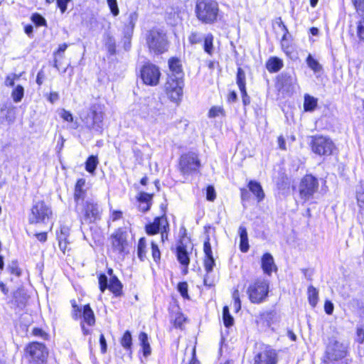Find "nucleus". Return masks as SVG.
<instances>
[{
  "mask_svg": "<svg viewBox=\"0 0 364 364\" xmlns=\"http://www.w3.org/2000/svg\"><path fill=\"white\" fill-rule=\"evenodd\" d=\"M171 74H168L166 83V91L171 101L179 102L183 96V73L178 58H171L168 60Z\"/></svg>",
  "mask_w": 364,
  "mask_h": 364,
  "instance_id": "f257e3e1",
  "label": "nucleus"
},
{
  "mask_svg": "<svg viewBox=\"0 0 364 364\" xmlns=\"http://www.w3.org/2000/svg\"><path fill=\"white\" fill-rule=\"evenodd\" d=\"M80 118L85 127L92 134L102 133L104 112L100 104L92 105L86 112L82 113Z\"/></svg>",
  "mask_w": 364,
  "mask_h": 364,
  "instance_id": "f03ea898",
  "label": "nucleus"
},
{
  "mask_svg": "<svg viewBox=\"0 0 364 364\" xmlns=\"http://www.w3.org/2000/svg\"><path fill=\"white\" fill-rule=\"evenodd\" d=\"M146 44L149 52L155 55L162 54L168 50V41L166 32L159 28H152L145 34Z\"/></svg>",
  "mask_w": 364,
  "mask_h": 364,
  "instance_id": "7ed1b4c3",
  "label": "nucleus"
},
{
  "mask_svg": "<svg viewBox=\"0 0 364 364\" xmlns=\"http://www.w3.org/2000/svg\"><path fill=\"white\" fill-rule=\"evenodd\" d=\"M75 210L82 223H92L101 219L102 209L94 200H87L81 205L75 206Z\"/></svg>",
  "mask_w": 364,
  "mask_h": 364,
  "instance_id": "20e7f679",
  "label": "nucleus"
},
{
  "mask_svg": "<svg viewBox=\"0 0 364 364\" xmlns=\"http://www.w3.org/2000/svg\"><path fill=\"white\" fill-rule=\"evenodd\" d=\"M318 188L319 183L317 178L311 174L305 175L301 179L298 187L300 199L304 203L314 200Z\"/></svg>",
  "mask_w": 364,
  "mask_h": 364,
  "instance_id": "39448f33",
  "label": "nucleus"
},
{
  "mask_svg": "<svg viewBox=\"0 0 364 364\" xmlns=\"http://www.w3.org/2000/svg\"><path fill=\"white\" fill-rule=\"evenodd\" d=\"M51 208L43 200L33 203L28 215V220L30 224H46L52 216Z\"/></svg>",
  "mask_w": 364,
  "mask_h": 364,
  "instance_id": "423d86ee",
  "label": "nucleus"
},
{
  "mask_svg": "<svg viewBox=\"0 0 364 364\" xmlns=\"http://www.w3.org/2000/svg\"><path fill=\"white\" fill-rule=\"evenodd\" d=\"M278 350L269 344L262 343L260 350L254 353L252 364H278Z\"/></svg>",
  "mask_w": 364,
  "mask_h": 364,
  "instance_id": "0eeeda50",
  "label": "nucleus"
},
{
  "mask_svg": "<svg viewBox=\"0 0 364 364\" xmlns=\"http://www.w3.org/2000/svg\"><path fill=\"white\" fill-rule=\"evenodd\" d=\"M200 162L198 155L194 152L182 154L179 160V170L184 176L198 173Z\"/></svg>",
  "mask_w": 364,
  "mask_h": 364,
  "instance_id": "6e6552de",
  "label": "nucleus"
},
{
  "mask_svg": "<svg viewBox=\"0 0 364 364\" xmlns=\"http://www.w3.org/2000/svg\"><path fill=\"white\" fill-rule=\"evenodd\" d=\"M26 356L31 364H46L48 351L41 343L33 342L26 348Z\"/></svg>",
  "mask_w": 364,
  "mask_h": 364,
  "instance_id": "1a4fd4ad",
  "label": "nucleus"
},
{
  "mask_svg": "<svg viewBox=\"0 0 364 364\" xmlns=\"http://www.w3.org/2000/svg\"><path fill=\"white\" fill-rule=\"evenodd\" d=\"M99 288L102 293L109 289L115 296H120L123 291V285L117 277H112L108 279L107 276L101 273L98 275Z\"/></svg>",
  "mask_w": 364,
  "mask_h": 364,
  "instance_id": "9d476101",
  "label": "nucleus"
},
{
  "mask_svg": "<svg viewBox=\"0 0 364 364\" xmlns=\"http://www.w3.org/2000/svg\"><path fill=\"white\" fill-rule=\"evenodd\" d=\"M269 292V284L265 280L258 279L250 284L247 289V294L250 301L253 303H260L267 296Z\"/></svg>",
  "mask_w": 364,
  "mask_h": 364,
  "instance_id": "9b49d317",
  "label": "nucleus"
},
{
  "mask_svg": "<svg viewBox=\"0 0 364 364\" xmlns=\"http://www.w3.org/2000/svg\"><path fill=\"white\" fill-rule=\"evenodd\" d=\"M128 232L126 228H119L110 236L112 249L114 252L124 255L128 245Z\"/></svg>",
  "mask_w": 364,
  "mask_h": 364,
  "instance_id": "f8f14e48",
  "label": "nucleus"
},
{
  "mask_svg": "<svg viewBox=\"0 0 364 364\" xmlns=\"http://www.w3.org/2000/svg\"><path fill=\"white\" fill-rule=\"evenodd\" d=\"M311 149L319 156H329L332 154L334 144L328 137L315 136L311 140Z\"/></svg>",
  "mask_w": 364,
  "mask_h": 364,
  "instance_id": "ddd939ff",
  "label": "nucleus"
},
{
  "mask_svg": "<svg viewBox=\"0 0 364 364\" xmlns=\"http://www.w3.org/2000/svg\"><path fill=\"white\" fill-rule=\"evenodd\" d=\"M140 76L144 84L154 86L159 83L161 73L156 65L147 63L141 67Z\"/></svg>",
  "mask_w": 364,
  "mask_h": 364,
  "instance_id": "4468645a",
  "label": "nucleus"
},
{
  "mask_svg": "<svg viewBox=\"0 0 364 364\" xmlns=\"http://www.w3.org/2000/svg\"><path fill=\"white\" fill-rule=\"evenodd\" d=\"M323 355L341 360L348 355V347L335 338H330Z\"/></svg>",
  "mask_w": 364,
  "mask_h": 364,
  "instance_id": "2eb2a0df",
  "label": "nucleus"
},
{
  "mask_svg": "<svg viewBox=\"0 0 364 364\" xmlns=\"http://www.w3.org/2000/svg\"><path fill=\"white\" fill-rule=\"evenodd\" d=\"M138 13L136 11H132L127 13L124 16V28L123 34L124 38H129L132 37L134 28L138 20Z\"/></svg>",
  "mask_w": 364,
  "mask_h": 364,
  "instance_id": "dca6fc26",
  "label": "nucleus"
},
{
  "mask_svg": "<svg viewBox=\"0 0 364 364\" xmlns=\"http://www.w3.org/2000/svg\"><path fill=\"white\" fill-rule=\"evenodd\" d=\"M166 228H168V223L165 216L156 217L152 223L145 227L146 232L149 235H156Z\"/></svg>",
  "mask_w": 364,
  "mask_h": 364,
  "instance_id": "f3484780",
  "label": "nucleus"
},
{
  "mask_svg": "<svg viewBox=\"0 0 364 364\" xmlns=\"http://www.w3.org/2000/svg\"><path fill=\"white\" fill-rule=\"evenodd\" d=\"M73 307V314L75 318H95L94 312L90 304H85L82 307L77 306L76 301H70Z\"/></svg>",
  "mask_w": 364,
  "mask_h": 364,
  "instance_id": "a211bd4d",
  "label": "nucleus"
},
{
  "mask_svg": "<svg viewBox=\"0 0 364 364\" xmlns=\"http://www.w3.org/2000/svg\"><path fill=\"white\" fill-rule=\"evenodd\" d=\"M219 17L218 3L213 0H206V23H213Z\"/></svg>",
  "mask_w": 364,
  "mask_h": 364,
  "instance_id": "6ab92c4d",
  "label": "nucleus"
},
{
  "mask_svg": "<svg viewBox=\"0 0 364 364\" xmlns=\"http://www.w3.org/2000/svg\"><path fill=\"white\" fill-rule=\"evenodd\" d=\"M85 185V179L80 178L77 181L75 186V192H74V200L75 203V206L81 205L82 203H85L84 201L86 191L83 189V187Z\"/></svg>",
  "mask_w": 364,
  "mask_h": 364,
  "instance_id": "aec40b11",
  "label": "nucleus"
},
{
  "mask_svg": "<svg viewBox=\"0 0 364 364\" xmlns=\"http://www.w3.org/2000/svg\"><path fill=\"white\" fill-rule=\"evenodd\" d=\"M277 85L279 89L289 90L294 83L295 77L288 73H282L277 76Z\"/></svg>",
  "mask_w": 364,
  "mask_h": 364,
  "instance_id": "412c9836",
  "label": "nucleus"
},
{
  "mask_svg": "<svg viewBox=\"0 0 364 364\" xmlns=\"http://www.w3.org/2000/svg\"><path fill=\"white\" fill-rule=\"evenodd\" d=\"M215 265V260L213 257L211 246L208 242V239L206 238V277L208 274L213 270V267ZM215 280L208 283V278L206 277V287L213 286Z\"/></svg>",
  "mask_w": 364,
  "mask_h": 364,
  "instance_id": "4be33fe9",
  "label": "nucleus"
},
{
  "mask_svg": "<svg viewBox=\"0 0 364 364\" xmlns=\"http://www.w3.org/2000/svg\"><path fill=\"white\" fill-rule=\"evenodd\" d=\"M176 257L178 261L183 265H188L190 258L186 245L183 244V240H181L176 247Z\"/></svg>",
  "mask_w": 364,
  "mask_h": 364,
  "instance_id": "5701e85b",
  "label": "nucleus"
},
{
  "mask_svg": "<svg viewBox=\"0 0 364 364\" xmlns=\"http://www.w3.org/2000/svg\"><path fill=\"white\" fill-rule=\"evenodd\" d=\"M262 268L263 272L268 275H271L273 270L277 269L274 258L270 253L263 255L262 257Z\"/></svg>",
  "mask_w": 364,
  "mask_h": 364,
  "instance_id": "b1692460",
  "label": "nucleus"
},
{
  "mask_svg": "<svg viewBox=\"0 0 364 364\" xmlns=\"http://www.w3.org/2000/svg\"><path fill=\"white\" fill-rule=\"evenodd\" d=\"M247 187L257 198L258 202L262 201L264 198V193L260 183L256 181L251 180L249 181Z\"/></svg>",
  "mask_w": 364,
  "mask_h": 364,
  "instance_id": "393cba45",
  "label": "nucleus"
},
{
  "mask_svg": "<svg viewBox=\"0 0 364 364\" xmlns=\"http://www.w3.org/2000/svg\"><path fill=\"white\" fill-rule=\"evenodd\" d=\"M139 341L142 349L143 355L145 358H147L151 353V348L149 341L148 335L144 332H141L139 335Z\"/></svg>",
  "mask_w": 364,
  "mask_h": 364,
  "instance_id": "a878e982",
  "label": "nucleus"
},
{
  "mask_svg": "<svg viewBox=\"0 0 364 364\" xmlns=\"http://www.w3.org/2000/svg\"><path fill=\"white\" fill-rule=\"evenodd\" d=\"M238 232L240 240V250L242 252H247L250 248L247 229L245 227L240 225Z\"/></svg>",
  "mask_w": 364,
  "mask_h": 364,
  "instance_id": "bb28decb",
  "label": "nucleus"
},
{
  "mask_svg": "<svg viewBox=\"0 0 364 364\" xmlns=\"http://www.w3.org/2000/svg\"><path fill=\"white\" fill-rule=\"evenodd\" d=\"M283 65V61L277 57H271L266 63V68L269 73L278 72Z\"/></svg>",
  "mask_w": 364,
  "mask_h": 364,
  "instance_id": "cd10ccee",
  "label": "nucleus"
},
{
  "mask_svg": "<svg viewBox=\"0 0 364 364\" xmlns=\"http://www.w3.org/2000/svg\"><path fill=\"white\" fill-rule=\"evenodd\" d=\"M318 105V99L311 96L309 94H305L304 109L306 112H313Z\"/></svg>",
  "mask_w": 364,
  "mask_h": 364,
  "instance_id": "c85d7f7f",
  "label": "nucleus"
},
{
  "mask_svg": "<svg viewBox=\"0 0 364 364\" xmlns=\"http://www.w3.org/2000/svg\"><path fill=\"white\" fill-rule=\"evenodd\" d=\"M105 45L109 55H113L116 53V41L114 38L109 33L105 36Z\"/></svg>",
  "mask_w": 364,
  "mask_h": 364,
  "instance_id": "c756f323",
  "label": "nucleus"
},
{
  "mask_svg": "<svg viewBox=\"0 0 364 364\" xmlns=\"http://www.w3.org/2000/svg\"><path fill=\"white\" fill-rule=\"evenodd\" d=\"M99 164L97 156H90L85 161V170L90 173H94Z\"/></svg>",
  "mask_w": 364,
  "mask_h": 364,
  "instance_id": "7c9ffc66",
  "label": "nucleus"
},
{
  "mask_svg": "<svg viewBox=\"0 0 364 364\" xmlns=\"http://www.w3.org/2000/svg\"><path fill=\"white\" fill-rule=\"evenodd\" d=\"M120 343L125 350L132 353V337L129 331L127 330L124 332Z\"/></svg>",
  "mask_w": 364,
  "mask_h": 364,
  "instance_id": "2f4dec72",
  "label": "nucleus"
},
{
  "mask_svg": "<svg viewBox=\"0 0 364 364\" xmlns=\"http://www.w3.org/2000/svg\"><path fill=\"white\" fill-rule=\"evenodd\" d=\"M308 299L310 305L312 306H315L318 300V290L312 285L308 287Z\"/></svg>",
  "mask_w": 364,
  "mask_h": 364,
  "instance_id": "473e14b6",
  "label": "nucleus"
},
{
  "mask_svg": "<svg viewBox=\"0 0 364 364\" xmlns=\"http://www.w3.org/2000/svg\"><path fill=\"white\" fill-rule=\"evenodd\" d=\"M236 83H237L240 90L246 89L245 73L242 70V68H241L240 67H239L237 68V75H236Z\"/></svg>",
  "mask_w": 364,
  "mask_h": 364,
  "instance_id": "72a5a7b5",
  "label": "nucleus"
},
{
  "mask_svg": "<svg viewBox=\"0 0 364 364\" xmlns=\"http://www.w3.org/2000/svg\"><path fill=\"white\" fill-rule=\"evenodd\" d=\"M24 96V88L22 85H16L11 92V97L14 102H20Z\"/></svg>",
  "mask_w": 364,
  "mask_h": 364,
  "instance_id": "f704fd0d",
  "label": "nucleus"
},
{
  "mask_svg": "<svg viewBox=\"0 0 364 364\" xmlns=\"http://www.w3.org/2000/svg\"><path fill=\"white\" fill-rule=\"evenodd\" d=\"M308 66L315 73H319L322 70V66L311 54L308 55L306 60Z\"/></svg>",
  "mask_w": 364,
  "mask_h": 364,
  "instance_id": "c9c22d12",
  "label": "nucleus"
},
{
  "mask_svg": "<svg viewBox=\"0 0 364 364\" xmlns=\"http://www.w3.org/2000/svg\"><path fill=\"white\" fill-rule=\"evenodd\" d=\"M196 14L198 20L205 23V1L198 0L196 6Z\"/></svg>",
  "mask_w": 364,
  "mask_h": 364,
  "instance_id": "e433bc0d",
  "label": "nucleus"
},
{
  "mask_svg": "<svg viewBox=\"0 0 364 364\" xmlns=\"http://www.w3.org/2000/svg\"><path fill=\"white\" fill-rule=\"evenodd\" d=\"M146 246L145 238H140L137 245V255L141 261H144L146 257Z\"/></svg>",
  "mask_w": 364,
  "mask_h": 364,
  "instance_id": "4c0bfd02",
  "label": "nucleus"
},
{
  "mask_svg": "<svg viewBox=\"0 0 364 364\" xmlns=\"http://www.w3.org/2000/svg\"><path fill=\"white\" fill-rule=\"evenodd\" d=\"M32 23L36 26H47V21L46 18L38 13H34L31 16Z\"/></svg>",
  "mask_w": 364,
  "mask_h": 364,
  "instance_id": "58836bf2",
  "label": "nucleus"
},
{
  "mask_svg": "<svg viewBox=\"0 0 364 364\" xmlns=\"http://www.w3.org/2000/svg\"><path fill=\"white\" fill-rule=\"evenodd\" d=\"M189 41L191 44L201 43L205 49V36L203 33H192L189 36Z\"/></svg>",
  "mask_w": 364,
  "mask_h": 364,
  "instance_id": "ea45409f",
  "label": "nucleus"
},
{
  "mask_svg": "<svg viewBox=\"0 0 364 364\" xmlns=\"http://www.w3.org/2000/svg\"><path fill=\"white\" fill-rule=\"evenodd\" d=\"M233 303L232 308L235 312H238L241 309V302L240 299V294L237 289L235 290L232 293Z\"/></svg>",
  "mask_w": 364,
  "mask_h": 364,
  "instance_id": "a19ab883",
  "label": "nucleus"
},
{
  "mask_svg": "<svg viewBox=\"0 0 364 364\" xmlns=\"http://www.w3.org/2000/svg\"><path fill=\"white\" fill-rule=\"evenodd\" d=\"M177 290L184 299H188V284L186 282H181L177 285Z\"/></svg>",
  "mask_w": 364,
  "mask_h": 364,
  "instance_id": "79ce46f5",
  "label": "nucleus"
},
{
  "mask_svg": "<svg viewBox=\"0 0 364 364\" xmlns=\"http://www.w3.org/2000/svg\"><path fill=\"white\" fill-rule=\"evenodd\" d=\"M107 5L109 8L111 14L114 16H117L119 14V10L118 8L117 1V0H107Z\"/></svg>",
  "mask_w": 364,
  "mask_h": 364,
  "instance_id": "37998d69",
  "label": "nucleus"
},
{
  "mask_svg": "<svg viewBox=\"0 0 364 364\" xmlns=\"http://www.w3.org/2000/svg\"><path fill=\"white\" fill-rule=\"evenodd\" d=\"M8 269L11 274H14L17 277H19L21 274V270L18 267V264L17 261H12L11 264L9 265Z\"/></svg>",
  "mask_w": 364,
  "mask_h": 364,
  "instance_id": "c03bdc74",
  "label": "nucleus"
},
{
  "mask_svg": "<svg viewBox=\"0 0 364 364\" xmlns=\"http://www.w3.org/2000/svg\"><path fill=\"white\" fill-rule=\"evenodd\" d=\"M153 195L146 192H141L138 197L139 203H151Z\"/></svg>",
  "mask_w": 364,
  "mask_h": 364,
  "instance_id": "a18cd8bd",
  "label": "nucleus"
},
{
  "mask_svg": "<svg viewBox=\"0 0 364 364\" xmlns=\"http://www.w3.org/2000/svg\"><path fill=\"white\" fill-rule=\"evenodd\" d=\"M95 321L96 320H84V321L81 322L80 326L84 335H88L90 333V331L86 327V325L87 326H92L95 324Z\"/></svg>",
  "mask_w": 364,
  "mask_h": 364,
  "instance_id": "49530a36",
  "label": "nucleus"
},
{
  "mask_svg": "<svg viewBox=\"0 0 364 364\" xmlns=\"http://www.w3.org/2000/svg\"><path fill=\"white\" fill-rule=\"evenodd\" d=\"M216 198V192L213 186H206V200L213 201Z\"/></svg>",
  "mask_w": 364,
  "mask_h": 364,
  "instance_id": "de8ad7c7",
  "label": "nucleus"
},
{
  "mask_svg": "<svg viewBox=\"0 0 364 364\" xmlns=\"http://www.w3.org/2000/svg\"><path fill=\"white\" fill-rule=\"evenodd\" d=\"M151 252L154 260L155 262L159 261L161 258V252L158 245L154 242H151Z\"/></svg>",
  "mask_w": 364,
  "mask_h": 364,
  "instance_id": "09e8293b",
  "label": "nucleus"
},
{
  "mask_svg": "<svg viewBox=\"0 0 364 364\" xmlns=\"http://www.w3.org/2000/svg\"><path fill=\"white\" fill-rule=\"evenodd\" d=\"M223 109L221 107H213L210 108L208 112V117H218L220 114H223Z\"/></svg>",
  "mask_w": 364,
  "mask_h": 364,
  "instance_id": "8fccbe9b",
  "label": "nucleus"
},
{
  "mask_svg": "<svg viewBox=\"0 0 364 364\" xmlns=\"http://www.w3.org/2000/svg\"><path fill=\"white\" fill-rule=\"evenodd\" d=\"M356 342L359 344H362L364 343V327L360 326L356 329Z\"/></svg>",
  "mask_w": 364,
  "mask_h": 364,
  "instance_id": "3c124183",
  "label": "nucleus"
},
{
  "mask_svg": "<svg viewBox=\"0 0 364 364\" xmlns=\"http://www.w3.org/2000/svg\"><path fill=\"white\" fill-rule=\"evenodd\" d=\"M32 333H33V336L40 337L45 340L48 339V334L46 333L43 329H41L40 328H33Z\"/></svg>",
  "mask_w": 364,
  "mask_h": 364,
  "instance_id": "603ef678",
  "label": "nucleus"
},
{
  "mask_svg": "<svg viewBox=\"0 0 364 364\" xmlns=\"http://www.w3.org/2000/svg\"><path fill=\"white\" fill-rule=\"evenodd\" d=\"M19 76L16 74L8 75L5 80V85L7 87H14L15 85V80L18 79Z\"/></svg>",
  "mask_w": 364,
  "mask_h": 364,
  "instance_id": "864d4df0",
  "label": "nucleus"
},
{
  "mask_svg": "<svg viewBox=\"0 0 364 364\" xmlns=\"http://www.w3.org/2000/svg\"><path fill=\"white\" fill-rule=\"evenodd\" d=\"M71 0H56L57 6L59 8L61 14H64L68 9V4Z\"/></svg>",
  "mask_w": 364,
  "mask_h": 364,
  "instance_id": "5fc2aeb1",
  "label": "nucleus"
},
{
  "mask_svg": "<svg viewBox=\"0 0 364 364\" xmlns=\"http://www.w3.org/2000/svg\"><path fill=\"white\" fill-rule=\"evenodd\" d=\"M339 360L329 357V355H324L322 358V364H347L343 362H338Z\"/></svg>",
  "mask_w": 364,
  "mask_h": 364,
  "instance_id": "6e6d98bb",
  "label": "nucleus"
},
{
  "mask_svg": "<svg viewBox=\"0 0 364 364\" xmlns=\"http://www.w3.org/2000/svg\"><path fill=\"white\" fill-rule=\"evenodd\" d=\"M357 33L359 38L364 41V17L359 21L357 27Z\"/></svg>",
  "mask_w": 364,
  "mask_h": 364,
  "instance_id": "4d7b16f0",
  "label": "nucleus"
},
{
  "mask_svg": "<svg viewBox=\"0 0 364 364\" xmlns=\"http://www.w3.org/2000/svg\"><path fill=\"white\" fill-rule=\"evenodd\" d=\"M240 92L242 95V101L244 107H246L250 104V97L247 95V90H240Z\"/></svg>",
  "mask_w": 364,
  "mask_h": 364,
  "instance_id": "13d9d810",
  "label": "nucleus"
},
{
  "mask_svg": "<svg viewBox=\"0 0 364 364\" xmlns=\"http://www.w3.org/2000/svg\"><path fill=\"white\" fill-rule=\"evenodd\" d=\"M60 117H61V118L63 119V120H65L66 122H73V116L71 114V112L68 110L63 109L62 112L60 114Z\"/></svg>",
  "mask_w": 364,
  "mask_h": 364,
  "instance_id": "bf43d9fd",
  "label": "nucleus"
},
{
  "mask_svg": "<svg viewBox=\"0 0 364 364\" xmlns=\"http://www.w3.org/2000/svg\"><path fill=\"white\" fill-rule=\"evenodd\" d=\"M213 49V36L211 34L206 35V53L211 54Z\"/></svg>",
  "mask_w": 364,
  "mask_h": 364,
  "instance_id": "052dcab7",
  "label": "nucleus"
},
{
  "mask_svg": "<svg viewBox=\"0 0 364 364\" xmlns=\"http://www.w3.org/2000/svg\"><path fill=\"white\" fill-rule=\"evenodd\" d=\"M198 210L196 214V222H197V223H199L200 221H201L203 220V216L205 215V210H204L203 205H201L200 203L198 204Z\"/></svg>",
  "mask_w": 364,
  "mask_h": 364,
  "instance_id": "680f3d73",
  "label": "nucleus"
},
{
  "mask_svg": "<svg viewBox=\"0 0 364 364\" xmlns=\"http://www.w3.org/2000/svg\"><path fill=\"white\" fill-rule=\"evenodd\" d=\"M333 304L331 301L326 300L324 304V310L326 313L328 315H331L333 311Z\"/></svg>",
  "mask_w": 364,
  "mask_h": 364,
  "instance_id": "e2e57ef3",
  "label": "nucleus"
},
{
  "mask_svg": "<svg viewBox=\"0 0 364 364\" xmlns=\"http://www.w3.org/2000/svg\"><path fill=\"white\" fill-rule=\"evenodd\" d=\"M100 344L101 352L105 353L107 351V341L103 334H101L100 336Z\"/></svg>",
  "mask_w": 364,
  "mask_h": 364,
  "instance_id": "0e129e2a",
  "label": "nucleus"
},
{
  "mask_svg": "<svg viewBox=\"0 0 364 364\" xmlns=\"http://www.w3.org/2000/svg\"><path fill=\"white\" fill-rule=\"evenodd\" d=\"M186 320H171V325L173 328L183 329L184 321Z\"/></svg>",
  "mask_w": 364,
  "mask_h": 364,
  "instance_id": "69168bd1",
  "label": "nucleus"
},
{
  "mask_svg": "<svg viewBox=\"0 0 364 364\" xmlns=\"http://www.w3.org/2000/svg\"><path fill=\"white\" fill-rule=\"evenodd\" d=\"M358 11L364 12V0H352Z\"/></svg>",
  "mask_w": 364,
  "mask_h": 364,
  "instance_id": "338daca9",
  "label": "nucleus"
},
{
  "mask_svg": "<svg viewBox=\"0 0 364 364\" xmlns=\"http://www.w3.org/2000/svg\"><path fill=\"white\" fill-rule=\"evenodd\" d=\"M35 236L37 238V240L41 242H45L48 238L46 232L36 233L35 234Z\"/></svg>",
  "mask_w": 364,
  "mask_h": 364,
  "instance_id": "774afa93",
  "label": "nucleus"
}]
</instances>
